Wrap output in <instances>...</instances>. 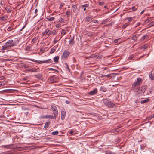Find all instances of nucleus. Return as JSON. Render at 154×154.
Returning a JSON list of instances; mask_svg holds the SVG:
<instances>
[{
	"mask_svg": "<svg viewBox=\"0 0 154 154\" xmlns=\"http://www.w3.org/2000/svg\"><path fill=\"white\" fill-rule=\"evenodd\" d=\"M15 45L14 41L12 39H10L5 44L3 45L1 50H8L7 52L11 51L10 50H8L11 47H14Z\"/></svg>",
	"mask_w": 154,
	"mask_h": 154,
	"instance_id": "obj_1",
	"label": "nucleus"
},
{
	"mask_svg": "<svg viewBox=\"0 0 154 154\" xmlns=\"http://www.w3.org/2000/svg\"><path fill=\"white\" fill-rule=\"evenodd\" d=\"M142 79L138 77L137 78V81L134 82L132 85V90L134 91L138 89L139 85L142 83Z\"/></svg>",
	"mask_w": 154,
	"mask_h": 154,
	"instance_id": "obj_2",
	"label": "nucleus"
},
{
	"mask_svg": "<svg viewBox=\"0 0 154 154\" xmlns=\"http://www.w3.org/2000/svg\"><path fill=\"white\" fill-rule=\"evenodd\" d=\"M102 101L107 106L110 108H113L115 106V104L113 102L106 99H104Z\"/></svg>",
	"mask_w": 154,
	"mask_h": 154,
	"instance_id": "obj_3",
	"label": "nucleus"
},
{
	"mask_svg": "<svg viewBox=\"0 0 154 154\" xmlns=\"http://www.w3.org/2000/svg\"><path fill=\"white\" fill-rule=\"evenodd\" d=\"M51 108L53 111L54 116L57 118L58 115V111L57 107L54 105L52 104L51 105Z\"/></svg>",
	"mask_w": 154,
	"mask_h": 154,
	"instance_id": "obj_4",
	"label": "nucleus"
},
{
	"mask_svg": "<svg viewBox=\"0 0 154 154\" xmlns=\"http://www.w3.org/2000/svg\"><path fill=\"white\" fill-rule=\"evenodd\" d=\"M48 81L50 83L56 82L57 81V77L55 76H52L48 78Z\"/></svg>",
	"mask_w": 154,
	"mask_h": 154,
	"instance_id": "obj_5",
	"label": "nucleus"
},
{
	"mask_svg": "<svg viewBox=\"0 0 154 154\" xmlns=\"http://www.w3.org/2000/svg\"><path fill=\"white\" fill-rule=\"evenodd\" d=\"M40 118L42 119L48 118L51 119H55L56 118V117L53 115H46L41 116H40Z\"/></svg>",
	"mask_w": 154,
	"mask_h": 154,
	"instance_id": "obj_6",
	"label": "nucleus"
},
{
	"mask_svg": "<svg viewBox=\"0 0 154 154\" xmlns=\"http://www.w3.org/2000/svg\"><path fill=\"white\" fill-rule=\"evenodd\" d=\"M70 54V52L67 51H64L63 53L62 56L63 59H66L67 58Z\"/></svg>",
	"mask_w": 154,
	"mask_h": 154,
	"instance_id": "obj_7",
	"label": "nucleus"
},
{
	"mask_svg": "<svg viewBox=\"0 0 154 154\" xmlns=\"http://www.w3.org/2000/svg\"><path fill=\"white\" fill-rule=\"evenodd\" d=\"M138 90L137 92L141 94H143L146 91V88L144 86L140 88H139L137 89Z\"/></svg>",
	"mask_w": 154,
	"mask_h": 154,
	"instance_id": "obj_8",
	"label": "nucleus"
},
{
	"mask_svg": "<svg viewBox=\"0 0 154 154\" xmlns=\"http://www.w3.org/2000/svg\"><path fill=\"white\" fill-rule=\"evenodd\" d=\"M97 88H95L94 89L90 92L89 94L90 95H95L97 93Z\"/></svg>",
	"mask_w": 154,
	"mask_h": 154,
	"instance_id": "obj_9",
	"label": "nucleus"
},
{
	"mask_svg": "<svg viewBox=\"0 0 154 154\" xmlns=\"http://www.w3.org/2000/svg\"><path fill=\"white\" fill-rule=\"evenodd\" d=\"M51 33V31L47 29L45 31H44L42 32V35L43 36L45 34H46L47 35H49Z\"/></svg>",
	"mask_w": 154,
	"mask_h": 154,
	"instance_id": "obj_10",
	"label": "nucleus"
},
{
	"mask_svg": "<svg viewBox=\"0 0 154 154\" xmlns=\"http://www.w3.org/2000/svg\"><path fill=\"white\" fill-rule=\"evenodd\" d=\"M66 116V112L64 110L61 111V119L62 120H64Z\"/></svg>",
	"mask_w": 154,
	"mask_h": 154,
	"instance_id": "obj_11",
	"label": "nucleus"
},
{
	"mask_svg": "<svg viewBox=\"0 0 154 154\" xmlns=\"http://www.w3.org/2000/svg\"><path fill=\"white\" fill-rule=\"evenodd\" d=\"M69 43L71 45H73L74 43L75 42L74 41V37H73L70 38L69 41Z\"/></svg>",
	"mask_w": 154,
	"mask_h": 154,
	"instance_id": "obj_12",
	"label": "nucleus"
},
{
	"mask_svg": "<svg viewBox=\"0 0 154 154\" xmlns=\"http://www.w3.org/2000/svg\"><path fill=\"white\" fill-rule=\"evenodd\" d=\"M149 100H150L149 99V98H147L145 100H141L140 101V103L141 104H144V103H147V102H149Z\"/></svg>",
	"mask_w": 154,
	"mask_h": 154,
	"instance_id": "obj_13",
	"label": "nucleus"
},
{
	"mask_svg": "<svg viewBox=\"0 0 154 154\" xmlns=\"http://www.w3.org/2000/svg\"><path fill=\"white\" fill-rule=\"evenodd\" d=\"M5 9L8 13H10L12 11V8L10 7L5 8Z\"/></svg>",
	"mask_w": 154,
	"mask_h": 154,
	"instance_id": "obj_14",
	"label": "nucleus"
},
{
	"mask_svg": "<svg viewBox=\"0 0 154 154\" xmlns=\"http://www.w3.org/2000/svg\"><path fill=\"white\" fill-rule=\"evenodd\" d=\"M8 18V16L5 15L1 17H0V20L1 21H4L7 20Z\"/></svg>",
	"mask_w": 154,
	"mask_h": 154,
	"instance_id": "obj_15",
	"label": "nucleus"
},
{
	"mask_svg": "<svg viewBox=\"0 0 154 154\" xmlns=\"http://www.w3.org/2000/svg\"><path fill=\"white\" fill-rule=\"evenodd\" d=\"M100 91L102 92H106L107 91L106 88L104 86H101L100 90Z\"/></svg>",
	"mask_w": 154,
	"mask_h": 154,
	"instance_id": "obj_16",
	"label": "nucleus"
},
{
	"mask_svg": "<svg viewBox=\"0 0 154 154\" xmlns=\"http://www.w3.org/2000/svg\"><path fill=\"white\" fill-rule=\"evenodd\" d=\"M46 19L49 21H53L54 20V18L53 17H50L48 16L46 17Z\"/></svg>",
	"mask_w": 154,
	"mask_h": 154,
	"instance_id": "obj_17",
	"label": "nucleus"
},
{
	"mask_svg": "<svg viewBox=\"0 0 154 154\" xmlns=\"http://www.w3.org/2000/svg\"><path fill=\"white\" fill-rule=\"evenodd\" d=\"M77 5H72V8L73 11L74 12H75L77 9Z\"/></svg>",
	"mask_w": 154,
	"mask_h": 154,
	"instance_id": "obj_18",
	"label": "nucleus"
},
{
	"mask_svg": "<svg viewBox=\"0 0 154 154\" xmlns=\"http://www.w3.org/2000/svg\"><path fill=\"white\" fill-rule=\"evenodd\" d=\"M59 59V56H57L55 57L53 59L54 62L55 63H57L58 62V60Z\"/></svg>",
	"mask_w": 154,
	"mask_h": 154,
	"instance_id": "obj_19",
	"label": "nucleus"
},
{
	"mask_svg": "<svg viewBox=\"0 0 154 154\" xmlns=\"http://www.w3.org/2000/svg\"><path fill=\"white\" fill-rule=\"evenodd\" d=\"M50 125V122H46L45 123V125H44V128L45 129H47L48 128Z\"/></svg>",
	"mask_w": 154,
	"mask_h": 154,
	"instance_id": "obj_20",
	"label": "nucleus"
},
{
	"mask_svg": "<svg viewBox=\"0 0 154 154\" xmlns=\"http://www.w3.org/2000/svg\"><path fill=\"white\" fill-rule=\"evenodd\" d=\"M7 83L5 81L3 80L2 81L0 82V86H2L5 85Z\"/></svg>",
	"mask_w": 154,
	"mask_h": 154,
	"instance_id": "obj_21",
	"label": "nucleus"
},
{
	"mask_svg": "<svg viewBox=\"0 0 154 154\" xmlns=\"http://www.w3.org/2000/svg\"><path fill=\"white\" fill-rule=\"evenodd\" d=\"M92 19V18L89 16L85 18V20L87 22H90Z\"/></svg>",
	"mask_w": 154,
	"mask_h": 154,
	"instance_id": "obj_22",
	"label": "nucleus"
},
{
	"mask_svg": "<svg viewBox=\"0 0 154 154\" xmlns=\"http://www.w3.org/2000/svg\"><path fill=\"white\" fill-rule=\"evenodd\" d=\"M64 66L65 68H66L68 70L69 72H70V69H69V66L67 64V63H65L64 64Z\"/></svg>",
	"mask_w": 154,
	"mask_h": 154,
	"instance_id": "obj_23",
	"label": "nucleus"
},
{
	"mask_svg": "<svg viewBox=\"0 0 154 154\" xmlns=\"http://www.w3.org/2000/svg\"><path fill=\"white\" fill-rule=\"evenodd\" d=\"M109 21V20L108 19H106L102 21V23H101V25L105 24L106 23Z\"/></svg>",
	"mask_w": 154,
	"mask_h": 154,
	"instance_id": "obj_24",
	"label": "nucleus"
},
{
	"mask_svg": "<svg viewBox=\"0 0 154 154\" xmlns=\"http://www.w3.org/2000/svg\"><path fill=\"white\" fill-rule=\"evenodd\" d=\"M29 71H31L33 72H37V69L35 68H32L30 69L29 70Z\"/></svg>",
	"mask_w": 154,
	"mask_h": 154,
	"instance_id": "obj_25",
	"label": "nucleus"
},
{
	"mask_svg": "<svg viewBox=\"0 0 154 154\" xmlns=\"http://www.w3.org/2000/svg\"><path fill=\"white\" fill-rule=\"evenodd\" d=\"M131 38L132 40L135 41H136L137 40V36L135 35H133L131 37Z\"/></svg>",
	"mask_w": 154,
	"mask_h": 154,
	"instance_id": "obj_26",
	"label": "nucleus"
},
{
	"mask_svg": "<svg viewBox=\"0 0 154 154\" xmlns=\"http://www.w3.org/2000/svg\"><path fill=\"white\" fill-rule=\"evenodd\" d=\"M89 6V5L88 4H85L81 6V8H87Z\"/></svg>",
	"mask_w": 154,
	"mask_h": 154,
	"instance_id": "obj_27",
	"label": "nucleus"
},
{
	"mask_svg": "<svg viewBox=\"0 0 154 154\" xmlns=\"http://www.w3.org/2000/svg\"><path fill=\"white\" fill-rule=\"evenodd\" d=\"M46 61L45 63H51L52 62V60L51 59H49L48 60H45Z\"/></svg>",
	"mask_w": 154,
	"mask_h": 154,
	"instance_id": "obj_28",
	"label": "nucleus"
},
{
	"mask_svg": "<svg viewBox=\"0 0 154 154\" xmlns=\"http://www.w3.org/2000/svg\"><path fill=\"white\" fill-rule=\"evenodd\" d=\"M153 26H154V21L151 22L148 24V26L149 27H151Z\"/></svg>",
	"mask_w": 154,
	"mask_h": 154,
	"instance_id": "obj_29",
	"label": "nucleus"
},
{
	"mask_svg": "<svg viewBox=\"0 0 154 154\" xmlns=\"http://www.w3.org/2000/svg\"><path fill=\"white\" fill-rule=\"evenodd\" d=\"M56 49V47L55 48H52L50 51V53H54V51H55V50Z\"/></svg>",
	"mask_w": 154,
	"mask_h": 154,
	"instance_id": "obj_30",
	"label": "nucleus"
},
{
	"mask_svg": "<svg viewBox=\"0 0 154 154\" xmlns=\"http://www.w3.org/2000/svg\"><path fill=\"white\" fill-rule=\"evenodd\" d=\"M58 134V132L57 131H55L52 132V134L53 135H57Z\"/></svg>",
	"mask_w": 154,
	"mask_h": 154,
	"instance_id": "obj_31",
	"label": "nucleus"
},
{
	"mask_svg": "<svg viewBox=\"0 0 154 154\" xmlns=\"http://www.w3.org/2000/svg\"><path fill=\"white\" fill-rule=\"evenodd\" d=\"M106 154H115V153L112 152L111 151H107L105 152Z\"/></svg>",
	"mask_w": 154,
	"mask_h": 154,
	"instance_id": "obj_32",
	"label": "nucleus"
},
{
	"mask_svg": "<svg viewBox=\"0 0 154 154\" xmlns=\"http://www.w3.org/2000/svg\"><path fill=\"white\" fill-rule=\"evenodd\" d=\"M38 63L39 64H42L43 63H45L46 61L45 60L43 61H38Z\"/></svg>",
	"mask_w": 154,
	"mask_h": 154,
	"instance_id": "obj_33",
	"label": "nucleus"
},
{
	"mask_svg": "<svg viewBox=\"0 0 154 154\" xmlns=\"http://www.w3.org/2000/svg\"><path fill=\"white\" fill-rule=\"evenodd\" d=\"M149 77L152 80H154V76L152 74L149 75Z\"/></svg>",
	"mask_w": 154,
	"mask_h": 154,
	"instance_id": "obj_34",
	"label": "nucleus"
},
{
	"mask_svg": "<svg viewBox=\"0 0 154 154\" xmlns=\"http://www.w3.org/2000/svg\"><path fill=\"white\" fill-rule=\"evenodd\" d=\"M59 22H61V23H62V22H64V20L63 19V18H60L59 19Z\"/></svg>",
	"mask_w": 154,
	"mask_h": 154,
	"instance_id": "obj_35",
	"label": "nucleus"
},
{
	"mask_svg": "<svg viewBox=\"0 0 154 154\" xmlns=\"http://www.w3.org/2000/svg\"><path fill=\"white\" fill-rule=\"evenodd\" d=\"M35 76L36 78L38 79H40L41 77V75L40 74L36 75Z\"/></svg>",
	"mask_w": 154,
	"mask_h": 154,
	"instance_id": "obj_36",
	"label": "nucleus"
},
{
	"mask_svg": "<svg viewBox=\"0 0 154 154\" xmlns=\"http://www.w3.org/2000/svg\"><path fill=\"white\" fill-rule=\"evenodd\" d=\"M128 26V25L125 23L122 26V28L123 29H125V28L126 27Z\"/></svg>",
	"mask_w": 154,
	"mask_h": 154,
	"instance_id": "obj_37",
	"label": "nucleus"
},
{
	"mask_svg": "<svg viewBox=\"0 0 154 154\" xmlns=\"http://www.w3.org/2000/svg\"><path fill=\"white\" fill-rule=\"evenodd\" d=\"M96 56L94 54H92L87 57V59H88L89 58H93L94 57H95Z\"/></svg>",
	"mask_w": 154,
	"mask_h": 154,
	"instance_id": "obj_38",
	"label": "nucleus"
},
{
	"mask_svg": "<svg viewBox=\"0 0 154 154\" xmlns=\"http://www.w3.org/2000/svg\"><path fill=\"white\" fill-rule=\"evenodd\" d=\"M127 20L129 21H131L133 20V19L132 17H129L127 18Z\"/></svg>",
	"mask_w": 154,
	"mask_h": 154,
	"instance_id": "obj_39",
	"label": "nucleus"
},
{
	"mask_svg": "<svg viewBox=\"0 0 154 154\" xmlns=\"http://www.w3.org/2000/svg\"><path fill=\"white\" fill-rule=\"evenodd\" d=\"M154 117V113L151 115V116L148 117L149 119L150 120L152 118Z\"/></svg>",
	"mask_w": 154,
	"mask_h": 154,
	"instance_id": "obj_40",
	"label": "nucleus"
},
{
	"mask_svg": "<svg viewBox=\"0 0 154 154\" xmlns=\"http://www.w3.org/2000/svg\"><path fill=\"white\" fill-rule=\"evenodd\" d=\"M64 5V4L63 3H60V8L61 9Z\"/></svg>",
	"mask_w": 154,
	"mask_h": 154,
	"instance_id": "obj_41",
	"label": "nucleus"
},
{
	"mask_svg": "<svg viewBox=\"0 0 154 154\" xmlns=\"http://www.w3.org/2000/svg\"><path fill=\"white\" fill-rule=\"evenodd\" d=\"M13 29V28H12L11 26L9 27L7 29V30L8 31H11Z\"/></svg>",
	"mask_w": 154,
	"mask_h": 154,
	"instance_id": "obj_42",
	"label": "nucleus"
},
{
	"mask_svg": "<svg viewBox=\"0 0 154 154\" xmlns=\"http://www.w3.org/2000/svg\"><path fill=\"white\" fill-rule=\"evenodd\" d=\"M61 26V25L60 23H58L56 25V27L57 28H59Z\"/></svg>",
	"mask_w": 154,
	"mask_h": 154,
	"instance_id": "obj_43",
	"label": "nucleus"
},
{
	"mask_svg": "<svg viewBox=\"0 0 154 154\" xmlns=\"http://www.w3.org/2000/svg\"><path fill=\"white\" fill-rule=\"evenodd\" d=\"M66 34V32L65 31L63 30L62 29L61 32V34H63V35H64Z\"/></svg>",
	"mask_w": 154,
	"mask_h": 154,
	"instance_id": "obj_44",
	"label": "nucleus"
},
{
	"mask_svg": "<svg viewBox=\"0 0 154 154\" xmlns=\"http://www.w3.org/2000/svg\"><path fill=\"white\" fill-rule=\"evenodd\" d=\"M112 23H109L108 24L105 25V27L109 26H112Z\"/></svg>",
	"mask_w": 154,
	"mask_h": 154,
	"instance_id": "obj_45",
	"label": "nucleus"
},
{
	"mask_svg": "<svg viewBox=\"0 0 154 154\" xmlns=\"http://www.w3.org/2000/svg\"><path fill=\"white\" fill-rule=\"evenodd\" d=\"M119 40V39H115L114 42L115 43H120V42H118V40Z\"/></svg>",
	"mask_w": 154,
	"mask_h": 154,
	"instance_id": "obj_46",
	"label": "nucleus"
},
{
	"mask_svg": "<svg viewBox=\"0 0 154 154\" xmlns=\"http://www.w3.org/2000/svg\"><path fill=\"white\" fill-rule=\"evenodd\" d=\"M131 8L132 10L133 11H135L137 9V8H136V7L135 6H133Z\"/></svg>",
	"mask_w": 154,
	"mask_h": 154,
	"instance_id": "obj_47",
	"label": "nucleus"
},
{
	"mask_svg": "<svg viewBox=\"0 0 154 154\" xmlns=\"http://www.w3.org/2000/svg\"><path fill=\"white\" fill-rule=\"evenodd\" d=\"M147 48V46L146 45H143L142 47V49H145Z\"/></svg>",
	"mask_w": 154,
	"mask_h": 154,
	"instance_id": "obj_48",
	"label": "nucleus"
},
{
	"mask_svg": "<svg viewBox=\"0 0 154 154\" xmlns=\"http://www.w3.org/2000/svg\"><path fill=\"white\" fill-rule=\"evenodd\" d=\"M149 21H150V20H149V19H147L145 20L144 22L146 23H147Z\"/></svg>",
	"mask_w": 154,
	"mask_h": 154,
	"instance_id": "obj_49",
	"label": "nucleus"
},
{
	"mask_svg": "<svg viewBox=\"0 0 154 154\" xmlns=\"http://www.w3.org/2000/svg\"><path fill=\"white\" fill-rule=\"evenodd\" d=\"M134 57V56L133 55H131V56L129 57L128 58V59L129 60H130L132 59Z\"/></svg>",
	"mask_w": 154,
	"mask_h": 154,
	"instance_id": "obj_50",
	"label": "nucleus"
},
{
	"mask_svg": "<svg viewBox=\"0 0 154 154\" xmlns=\"http://www.w3.org/2000/svg\"><path fill=\"white\" fill-rule=\"evenodd\" d=\"M26 24H25V25L20 30V31H22V30L26 27Z\"/></svg>",
	"mask_w": 154,
	"mask_h": 154,
	"instance_id": "obj_51",
	"label": "nucleus"
},
{
	"mask_svg": "<svg viewBox=\"0 0 154 154\" xmlns=\"http://www.w3.org/2000/svg\"><path fill=\"white\" fill-rule=\"evenodd\" d=\"M2 147H3L5 148H8L9 147L8 145H3L1 146Z\"/></svg>",
	"mask_w": 154,
	"mask_h": 154,
	"instance_id": "obj_52",
	"label": "nucleus"
},
{
	"mask_svg": "<svg viewBox=\"0 0 154 154\" xmlns=\"http://www.w3.org/2000/svg\"><path fill=\"white\" fill-rule=\"evenodd\" d=\"M60 38L59 39V40H60ZM59 40H57L55 39V38L54 39V40L53 42L54 43H57V42Z\"/></svg>",
	"mask_w": 154,
	"mask_h": 154,
	"instance_id": "obj_53",
	"label": "nucleus"
},
{
	"mask_svg": "<svg viewBox=\"0 0 154 154\" xmlns=\"http://www.w3.org/2000/svg\"><path fill=\"white\" fill-rule=\"evenodd\" d=\"M51 32H52L53 35H55L56 33V32L55 30H53L52 32L51 31Z\"/></svg>",
	"mask_w": 154,
	"mask_h": 154,
	"instance_id": "obj_54",
	"label": "nucleus"
},
{
	"mask_svg": "<svg viewBox=\"0 0 154 154\" xmlns=\"http://www.w3.org/2000/svg\"><path fill=\"white\" fill-rule=\"evenodd\" d=\"M105 77H107L108 78H111V77L109 74L106 75Z\"/></svg>",
	"mask_w": 154,
	"mask_h": 154,
	"instance_id": "obj_55",
	"label": "nucleus"
},
{
	"mask_svg": "<svg viewBox=\"0 0 154 154\" xmlns=\"http://www.w3.org/2000/svg\"><path fill=\"white\" fill-rule=\"evenodd\" d=\"M140 23H137V24L136 26H135V27H137V26H140Z\"/></svg>",
	"mask_w": 154,
	"mask_h": 154,
	"instance_id": "obj_56",
	"label": "nucleus"
},
{
	"mask_svg": "<svg viewBox=\"0 0 154 154\" xmlns=\"http://www.w3.org/2000/svg\"><path fill=\"white\" fill-rule=\"evenodd\" d=\"M70 11H67L66 12V15H69V14H70Z\"/></svg>",
	"mask_w": 154,
	"mask_h": 154,
	"instance_id": "obj_57",
	"label": "nucleus"
},
{
	"mask_svg": "<svg viewBox=\"0 0 154 154\" xmlns=\"http://www.w3.org/2000/svg\"><path fill=\"white\" fill-rule=\"evenodd\" d=\"M147 36H143L142 37V40H144L145 38H146V37Z\"/></svg>",
	"mask_w": 154,
	"mask_h": 154,
	"instance_id": "obj_58",
	"label": "nucleus"
},
{
	"mask_svg": "<svg viewBox=\"0 0 154 154\" xmlns=\"http://www.w3.org/2000/svg\"><path fill=\"white\" fill-rule=\"evenodd\" d=\"M93 22L94 23H98L99 22L97 20H94L93 21Z\"/></svg>",
	"mask_w": 154,
	"mask_h": 154,
	"instance_id": "obj_59",
	"label": "nucleus"
},
{
	"mask_svg": "<svg viewBox=\"0 0 154 154\" xmlns=\"http://www.w3.org/2000/svg\"><path fill=\"white\" fill-rule=\"evenodd\" d=\"M65 103L67 104H69L70 103V102L68 100H66L65 101Z\"/></svg>",
	"mask_w": 154,
	"mask_h": 154,
	"instance_id": "obj_60",
	"label": "nucleus"
},
{
	"mask_svg": "<svg viewBox=\"0 0 154 154\" xmlns=\"http://www.w3.org/2000/svg\"><path fill=\"white\" fill-rule=\"evenodd\" d=\"M28 66L26 65H24L23 66V67H24L25 68H27L28 67Z\"/></svg>",
	"mask_w": 154,
	"mask_h": 154,
	"instance_id": "obj_61",
	"label": "nucleus"
},
{
	"mask_svg": "<svg viewBox=\"0 0 154 154\" xmlns=\"http://www.w3.org/2000/svg\"><path fill=\"white\" fill-rule=\"evenodd\" d=\"M0 154H8V152H5L1 153Z\"/></svg>",
	"mask_w": 154,
	"mask_h": 154,
	"instance_id": "obj_62",
	"label": "nucleus"
},
{
	"mask_svg": "<svg viewBox=\"0 0 154 154\" xmlns=\"http://www.w3.org/2000/svg\"><path fill=\"white\" fill-rule=\"evenodd\" d=\"M134 102L136 103H139V101H138V100H135V101H134Z\"/></svg>",
	"mask_w": 154,
	"mask_h": 154,
	"instance_id": "obj_63",
	"label": "nucleus"
},
{
	"mask_svg": "<svg viewBox=\"0 0 154 154\" xmlns=\"http://www.w3.org/2000/svg\"><path fill=\"white\" fill-rule=\"evenodd\" d=\"M28 79V78L27 77H25L23 79V80L24 81H26Z\"/></svg>",
	"mask_w": 154,
	"mask_h": 154,
	"instance_id": "obj_64",
	"label": "nucleus"
}]
</instances>
